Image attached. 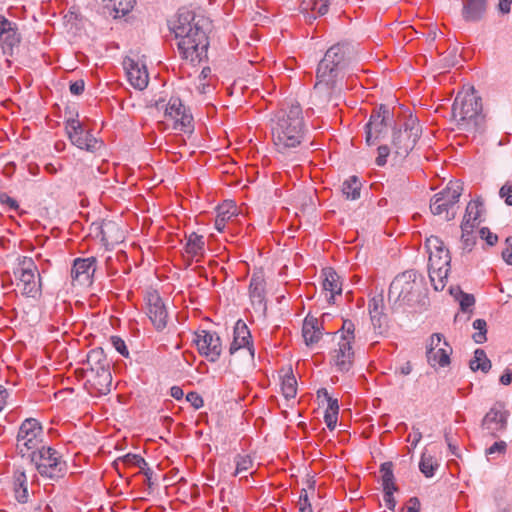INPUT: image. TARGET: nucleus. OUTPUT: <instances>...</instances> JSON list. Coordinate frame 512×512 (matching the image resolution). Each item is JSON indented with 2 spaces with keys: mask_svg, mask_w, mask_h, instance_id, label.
Returning a JSON list of instances; mask_svg holds the SVG:
<instances>
[{
  "mask_svg": "<svg viewBox=\"0 0 512 512\" xmlns=\"http://www.w3.org/2000/svg\"><path fill=\"white\" fill-rule=\"evenodd\" d=\"M85 83L83 80H77L70 84L69 90L73 95H81L84 91Z\"/></svg>",
  "mask_w": 512,
  "mask_h": 512,
  "instance_id": "bf43d9fd",
  "label": "nucleus"
},
{
  "mask_svg": "<svg viewBox=\"0 0 512 512\" xmlns=\"http://www.w3.org/2000/svg\"><path fill=\"white\" fill-rule=\"evenodd\" d=\"M323 277V290L326 292L328 300L331 301L336 295L342 293V283L339 275L332 268L324 269Z\"/></svg>",
  "mask_w": 512,
  "mask_h": 512,
  "instance_id": "a878e982",
  "label": "nucleus"
},
{
  "mask_svg": "<svg viewBox=\"0 0 512 512\" xmlns=\"http://www.w3.org/2000/svg\"><path fill=\"white\" fill-rule=\"evenodd\" d=\"M235 465L234 476L247 472L252 467L253 460L249 455H237L235 457Z\"/></svg>",
  "mask_w": 512,
  "mask_h": 512,
  "instance_id": "c03bdc74",
  "label": "nucleus"
},
{
  "mask_svg": "<svg viewBox=\"0 0 512 512\" xmlns=\"http://www.w3.org/2000/svg\"><path fill=\"white\" fill-rule=\"evenodd\" d=\"M206 18L195 16L190 11H181L172 26L180 56L190 63H199L207 57L209 40Z\"/></svg>",
  "mask_w": 512,
  "mask_h": 512,
  "instance_id": "f257e3e1",
  "label": "nucleus"
},
{
  "mask_svg": "<svg viewBox=\"0 0 512 512\" xmlns=\"http://www.w3.org/2000/svg\"><path fill=\"white\" fill-rule=\"evenodd\" d=\"M506 243L507 248L503 250L502 257L507 264L512 265V237H508Z\"/></svg>",
  "mask_w": 512,
  "mask_h": 512,
  "instance_id": "13d9d810",
  "label": "nucleus"
},
{
  "mask_svg": "<svg viewBox=\"0 0 512 512\" xmlns=\"http://www.w3.org/2000/svg\"><path fill=\"white\" fill-rule=\"evenodd\" d=\"M0 203L2 205L7 206L10 210H14V211L19 210L18 202L14 198L10 197L5 192L0 193Z\"/></svg>",
  "mask_w": 512,
  "mask_h": 512,
  "instance_id": "8fccbe9b",
  "label": "nucleus"
},
{
  "mask_svg": "<svg viewBox=\"0 0 512 512\" xmlns=\"http://www.w3.org/2000/svg\"><path fill=\"white\" fill-rule=\"evenodd\" d=\"M420 509V502L418 498L413 497L410 498L408 505L405 509H403V512H419Z\"/></svg>",
  "mask_w": 512,
  "mask_h": 512,
  "instance_id": "0e129e2a",
  "label": "nucleus"
},
{
  "mask_svg": "<svg viewBox=\"0 0 512 512\" xmlns=\"http://www.w3.org/2000/svg\"><path fill=\"white\" fill-rule=\"evenodd\" d=\"M305 131L303 111L296 102L287 103L280 108L271 121L272 142L281 153L298 147L304 139Z\"/></svg>",
  "mask_w": 512,
  "mask_h": 512,
  "instance_id": "f03ea898",
  "label": "nucleus"
},
{
  "mask_svg": "<svg viewBox=\"0 0 512 512\" xmlns=\"http://www.w3.org/2000/svg\"><path fill=\"white\" fill-rule=\"evenodd\" d=\"M487 0H465L463 16L468 21L479 20L486 10Z\"/></svg>",
  "mask_w": 512,
  "mask_h": 512,
  "instance_id": "473e14b6",
  "label": "nucleus"
},
{
  "mask_svg": "<svg viewBox=\"0 0 512 512\" xmlns=\"http://www.w3.org/2000/svg\"><path fill=\"white\" fill-rule=\"evenodd\" d=\"M437 461L433 458V456L423 453L421 456V460L419 463L420 471L426 477H432L434 475L435 470L438 468Z\"/></svg>",
  "mask_w": 512,
  "mask_h": 512,
  "instance_id": "79ce46f5",
  "label": "nucleus"
},
{
  "mask_svg": "<svg viewBox=\"0 0 512 512\" xmlns=\"http://www.w3.org/2000/svg\"><path fill=\"white\" fill-rule=\"evenodd\" d=\"M482 104L473 89L460 91L452 105V116L457 128L466 132L479 131L484 122Z\"/></svg>",
  "mask_w": 512,
  "mask_h": 512,
  "instance_id": "20e7f679",
  "label": "nucleus"
},
{
  "mask_svg": "<svg viewBox=\"0 0 512 512\" xmlns=\"http://www.w3.org/2000/svg\"><path fill=\"white\" fill-rule=\"evenodd\" d=\"M337 416L338 414L330 413L329 411L325 412V423L330 430H333L335 428L337 423Z\"/></svg>",
  "mask_w": 512,
  "mask_h": 512,
  "instance_id": "680f3d73",
  "label": "nucleus"
},
{
  "mask_svg": "<svg viewBox=\"0 0 512 512\" xmlns=\"http://www.w3.org/2000/svg\"><path fill=\"white\" fill-rule=\"evenodd\" d=\"M412 364L410 361L405 362L395 370V374L407 376L412 372Z\"/></svg>",
  "mask_w": 512,
  "mask_h": 512,
  "instance_id": "69168bd1",
  "label": "nucleus"
},
{
  "mask_svg": "<svg viewBox=\"0 0 512 512\" xmlns=\"http://www.w3.org/2000/svg\"><path fill=\"white\" fill-rule=\"evenodd\" d=\"M43 428L35 418L25 419L16 436V450L22 457H29L38 451L43 445Z\"/></svg>",
  "mask_w": 512,
  "mask_h": 512,
  "instance_id": "0eeeda50",
  "label": "nucleus"
},
{
  "mask_svg": "<svg viewBox=\"0 0 512 512\" xmlns=\"http://www.w3.org/2000/svg\"><path fill=\"white\" fill-rule=\"evenodd\" d=\"M320 393H323L324 396L327 398V401H328V409L327 411H329L330 413H335V414H338V410H339V406H338V401L337 399H333L331 398L329 395H328V392L326 389H323L321 391H318V394L320 395Z\"/></svg>",
  "mask_w": 512,
  "mask_h": 512,
  "instance_id": "5fc2aeb1",
  "label": "nucleus"
},
{
  "mask_svg": "<svg viewBox=\"0 0 512 512\" xmlns=\"http://www.w3.org/2000/svg\"><path fill=\"white\" fill-rule=\"evenodd\" d=\"M186 400L191 404L195 409H199L203 406L204 401L203 398L197 392H189L186 395Z\"/></svg>",
  "mask_w": 512,
  "mask_h": 512,
  "instance_id": "603ef678",
  "label": "nucleus"
},
{
  "mask_svg": "<svg viewBox=\"0 0 512 512\" xmlns=\"http://www.w3.org/2000/svg\"><path fill=\"white\" fill-rule=\"evenodd\" d=\"M164 116L167 121H172L174 130L184 133L194 131L193 116L178 97H171L165 106Z\"/></svg>",
  "mask_w": 512,
  "mask_h": 512,
  "instance_id": "9b49d317",
  "label": "nucleus"
},
{
  "mask_svg": "<svg viewBox=\"0 0 512 512\" xmlns=\"http://www.w3.org/2000/svg\"><path fill=\"white\" fill-rule=\"evenodd\" d=\"M469 366L472 371L481 370L487 373L491 368V362L483 349H476L473 358L470 360Z\"/></svg>",
  "mask_w": 512,
  "mask_h": 512,
  "instance_id": "e433bc0d",
  "label": "nucleus"
},
{
  "mask_svg": "<svg viewBox=\"0 0 512 512\" xmlns=\"http://www.w3.org/2000/svg\"><path fill=\"white\" fill-rule=\"evenodd\" d=\"M87 369H100L110 366V363L102 348L92 349L86 359Z\"/></svg>",
  "mask_w": 512,
  "mask_h": 512,
  "instance_id": "c9c22d12",
  "label": "nucleus"
},
{
  "mask_svg": "<svg viewBox=\"0 0 512 512\" xmlns=\"http://www.w3.org/2000/svg\"><path fill=\"white\" fill-rule=\"evenodd\" d=\"M13 490L18 502L26 503L28 501L27 476L23 470L17 469L14 471Z\"/></svg>",
  "mask_w": 512,
  "mask_h": 512,
  "instance_id": "c756f323",
  "label": "nucleus"
},
{
  "mask_svg": "<svg viewBox=\"0 0 512 512\" xmlns=\"http://www.w3.org/2000/svg\"><path fill=\"white\" fill-rule=\"evenodd\" d=\"M509 412L502 403H495L486 413L482 420V428L487 430L493 437L507 428Z\"/></svg>",
  "mask_w": 512,
  "mask_h": 512,
  "instance_id": "f3484780",
  "label": "nucleus"
},
{
  "mask_svg": "<svg viewBox=\"0 0 512 512\" xmlns=\"http://www.w3.org/2000/svg\"><path fill=\"white\" fill-rule=\"evenodd\" d=\"M29 457L42 477L56 480L64 477L67 472L66 461L57 450L50 446H42Z\"/></svg>",
  "mask_w": 512,
  "mask_h": 512,
  "instance_id": "423d86ee",
  "label": "nucleus"
},
{
  "mask_svg": "<svg viewBox=\"0 0 512 512\" xmlns=\"http://www.w3.org/2000/svg\"><path fill=\"white\" fill-rule=\"evenodd\" d=\"M442 339H443L442 334H440V333L432 334L429 339L427 351H430V353H433V350L443 347Z\"/></svg>",
  "mask_w": 512,
  "mask_h": 512,
  "instance_id": "3c124183",
  "label": "nucleus"
},
{
  "mask_svg": "<svg viewBox=\"0 0 512 512\" xmlns=\"http://www.w3.org/2000/svg\"><path fill=\"white\" fill-rule=\"evenodd\" d=\"M170 395L176 400H181L184 396V392L179 386H173L170 389Z\"/></svg>",
  "mask_w": 512,
  "mask_h": 512,
  "instance_id": "774afa93",
  "label": "nucleus"
},
{
  "mask_svg": "<svg viewBox=\"0 0 512 512\" xmlns=\"http://www.w3.org/2000/svg\"><path fill=\"white\" fill-rule=\"evenodd\" d=\"M393 492L394 491H389V490L384 491V500L389 509H394V507H395V500L393 497Z\"/></svg>",
  "mask_w": 512,
  "mask_h": 512,
  "instance_id": "338daca9",
  "label": "nucleus"
},
{
  "mask_svg": "<svg viewBox=\"0 0 512 512\" xmlns=\"http://www.w3.org/2000/svg\"><path fill=\"white\" fill-rule=\"evenodd\" d=\"M426 248L429 253V268L438 269L450 267L451 257L443 241L437 236L426 239Z\"/></svg>",
  "mask_w": 512,
  "mask_h": 512,
  "instance_id": "aec40b11",
  "label": "nucleus"
},
{
  "mask_svg": "<svg viewBox=\"0 0 512 512\" xmlns=\"http://www.w3.org/2000/svg\"><path fill=\"white\" fill-rule=\"evenodd\" d=\"M486 321L483 320V319H476L474 322H473V328L475 330H478V332L474 333L472 338L473 340L476 342V343H483L486 341V333H487V330H486Z\"/></svg>",
  "mask_w": 512,
  "mask_h": 512,
  "instance_id": "a18cd8bd",
  "label": "nucleus"
},
{
  "mask_svg": "<svg viewBox=\"0 0 512 512\" xmlns=\"http://www.w3.org/2000/svg\"><path fill=\"white\" fill-rule=\"evenodd\" d=\"M480 236L482 239H485L486 242L491 246L495 245L498 241V236L492 233L487 227H483L480 230Z\"/></svg>",
  "mask_w": 512,
  "mask_h": 512,
  "instance_id": "864d4df0",
  "label": "nucleus"
},
{
  "mask_svg": "<svg viewBox=\"0 0 512 512\" xmlns=\"http://www.w3.org/2000/svg\"><path fill=\"white\" fill-rule=\"evenodd\" d=\"M111 343L113 347L123 356V357H129V351L128 348L124 342L123 339H121L118 336H112L111 337Z\"/></svg>",
  "mask_w": 512,
  "mask_h": 512,
  "instance_id": "de8ad7c7",
  "label": "nucleus"
},
{
  "mask_svg": "<svg viewBox=\"0 0 512 512\" xmlns=\"http://www.w3.org/2000/svg\"><path fill=\"white\" fill-rule=\"evenodd\" d=\"M361 182L356 176H351L345 180L342 186V192L347 199L356 200L360 197Z\"/></svg>",
  "mask_w": 512,
  "mask_h": 512,
  "instance_id": "58836bf2",
  "label": "nucleus"
},
{
  "mask_svg": "<svg viewBox=\"0 0 512 512\" xmlns=\"http://www.w3.org/2000/svg\"><path fill=\"white\" fill-rule=\"evenodd\" d=\"M414 270H407L396 276L389 287V298L409 303L413 300L419 289Z\"/></svg>",
  "mask_w": 512,
  "mask_h": 512,
  "instance_id": "f8f14e48",
  "label": "nucleus"
},
{
  "mask_svg": "<svg viewBox=\"0 0 512 512\" xmlns=\"http://www.w3.org/2000/svg\"><path fill=\"white\" fill-rule=\"evenodd\" d=\"M193 342L201 356L210 362H216L222 353V341L216 332L198 330L194 334Z\"/></svg>",
  "mask_w": 512,
  "mask_h": 512,
  "instance_id": "4468645a",
  "label": "nucleus"
},
{
  "mask_svg": "<svg viewBox=\"0 0 512 512\" xmlns=\"http://www.w3.org/2000/svg\"><path fill=\"white\" fill-rule=\"evenodd\" d=\"M146 314L157 330H163L167 325L168 312L157 291H149L145 297Z\"/></svg>",
  "mask_w": 512,
  "mask_h": 512,
  "instance_id": "2eb2a0df",
  "label": "nucleus"
},
{
  "mask_svg": "<svg viewBox=\"0 0 512 512\" xmlns=\"http://www.w3.org/2000/svg\"><path fill=\"white\" fill-rule=\"evenodd\" d=\"M66 131L72 144L80 149L93 152L99 146L97 139L91 133L85 131L78 120H68Z\"/></svg>",
  "mask_w": 512,
  "mask_h": 512,
  "instance_id": "dca6fc26",
  "label": "nucleus"
},
{
  "mask_svg": "<svg viewBox=\"0 0 512 512\" xmlns=\"http://www.w3.org/2000/svg\"><path fill=\"white\" fill-rule=\"evenodd\" d=\"M281 390L284 397L289 400L296 397L297 394V380L292 373L286 374L281 383Z\"/></svg>",
  "mask_w": 512,
  "mask_h": 512,
  "instance_id": "ea45409f",
  "label": "nucleus"
},
{
  "mask_svg": "<svg viewBox=\"0 0 512 512\" xmlns=\"http://www.w3.org/2000/svg\"><path fill=\"white\" fill-rule=\"evenodd\" d=\"M246 348L251 357L254 356V348L251 341V334L247 325L239 320L234 328V338L230 345L229 352L234 354L240 349Z\"/></svg>",
  "mask_w": 512,
  "mask_h": 512,
  "instance_id": "b1692460",
  "label": "nucleus"
},
{
  "mask_svg": "<svg viewBox=\"0 0 512 512\" xmlns=\"http://www.w3.org/2000/svg\"><path fill=\"white\" fill-rule=\"evenodd\" d=\"M249 298L256 311L261 313L266 312V280L262 271H256L251 276Z\"/></svg>",
  "mask_w": 512,
  "mask_h": 512,
  "instance_id": "4be33fe9",
  "label": "nucleus"
},
{
  "mask_svg": "<svg viewBox=\"0 0 512 512\" xmlns=\"http://www.w3.org/2000/svg\"><path fill=\"white\" fill-rule=\"evenodd\" d=\"M123 238L122 232L120 231L117 224L113 221L104 222L101 226V239L106 244L119 243Z\"/></svg>",
  "mask_w": 512,
  "mask_h": 512,
  "instance_id": "f704fd0d",
  "label": "nucleus"
},
{
  "mask_svg": "<svg viewBox=\"0 0 512 512\" xmlns=\"http://www.w3.org/2000/svg\"><path fill=\"white\" fill-rule=\"evenodd\" d=\"M391 124L392 116L387 106L381 105L377 109H374L368 123L365 125V140L367 145H375L383 139Z\"/></svg>",
  "mask_w": 512,
  "mask_h": 512,
  "instance_id": "9d476101",
  "label": "nucleus"
},
{
  "mask_svg": "<svg viewBox=\"0 0 512 512\" xmlns=\"http://www.w3.org/2000/svg\"><path fill=\"white\" fill-rule=\"evenodd\" d=\"M422 438V433L419 429L413 428V431L408 435L407 441L411 443L413 447H416Z\"/></svg>",
  "mask_w": 512,
  "mask_h": 512,
  "instance_id": "052dcab7",
  "label": "nucleus"
},
{
  "mask_svg": "<svg viewBox=\"0 0 512 512\" xmlns=\"http://www.w3.org/2000/svg\"><path fill=\"white\" fill-rule=\"evenodd\" d=\"M87 381L91 387L99 394H106L110 391L112 384V375L110 366L100 369H87Z\"/></svg>",
  "mask_w": 512,
  "mask_h": 512,
  "instance_id": "5701e85b",
  "label": "nucleus"
},
{
  "mask_svg": "<svg viewBox=\"0 0 512 512\" xmlns=\"http://www.w3.org/2000/svg\"><path fill=\"white\" fill-rule=\"evenodd\" d=\"M36 273H38V269L34 261L24 257L15 271L18 279L17 286L21 289L22 294L35 297L40 293V283L35 279Z\"/></svg>",
  "mask_w": 512,
  "mask_h": 512,
  "instance_id": "ddd939ff",
  "label": "nucleus"
},
{
  "mask_svg": "<svg viewBox=\"0 0 512 512\" xmlns=\"http://www.w3.org/2000/svg\"><path fill=\"white\" fill-rule=\"evenodd\" d=\"M378 156L376 157V164L380 167L387 163V157L390 154V149L387 145H381L377 148Z\"/></svg>",
  "mask_w": 512,
  "mask_h": 512,
  "instance_id": "09e8293b",
  "label": "nucleus"
},
{
  "mask_svg": "<svg viewBox=\"0 0 512 512\" xmlns=\"http://www.w3.org/2000/svg\"><path fill=\"white\" fill-rule=\"evenodd\" d=\"M460 295L459 303L462 311H468L475 303V298L472 294L462 292L459 288L457 289Z\"/></svg>",
  "mask_w": 512,
  "mask_h": 512,
  "instance_id": "49530a36",
  "label": "nucleus"
},
{
  "mask_svg": "<svg viewBox=\"0 0 512 512\" xmlns=\"http://www.w3.org/2000/svg\"><path fill=\"white\" fill-rule=\"evenodd\" d=\"M353 54V48L345 43H337L326 51L316 71L315 98L323 97L326 102L331 99L343 71L353 59Z\"/></svg>",
  "mask_w": 512,
  "mask_h": 512,
  "instance_id": "7ed1b4c3",
  "label": "nucleus"
},
{
  "mask_svg": "<svg viewBox=\"0 0 512 512\" xmlns=\"http://www.w3.org/2000/svg\"><path fill=\"white\" fill-rule=\"evenodd\" d=\"M96 263L95 257L76 258L70 272L73 284L90 285L96 271Z\"/></svg>",
  "mask_w": 512,
  "mask_h": 512,
  "instance_id": "412c9836",
  "label": "nucleus"
},
{
  "mask_svg": "<svg viewBox=\"0 0 512 512\" xmlns=\"http://www.w3.org/2000/svg\"><path fill=\"white\" fill-rule=\"evenodd\" d=\"M205 250V241L202 235L195 232L190 233L187 236V242L185 245V252L192 258L202 257ZM196 261H199L197 259Z\"/></svg>",
  "mask_w": 512,
  "mask_h": 512,
  "instance_id": "72a5a7b5",
  "label": "nucleus"
},
{
  "mask_svg": "<svg viewBox=\"0 0 512 512\" xmlns=\"http://www.w3.org/2000/svg\"><path fill=\"white\" fill-rule=\"evenodd\" d=\"M499 196L505 200V203L512 206V185H504L499 190Z\"/></svg>",
  "mask_w": 512,
  "mask_h": 512,
  "instance_id": "6e6d98bb",
  "label": "nucleus"
},
{
  "mask_svg": "<svg viewBox=\"0 0 512 512\" xmlns=\"http://www.w3.org/2000/svg\"><path fill=\"white\" fill-rule=\"evenodd\" d=\"M329 0H303L301 7L303 10H311L318 15H324L328 11Z\"/></svg>",
  "mask_w": 512,
  "mask_h": 512,
  "instance_id": "a19ab883",
  "label": "nucleus"
},
{
  "mask_svg": "<svg viewBox=\"0 0 512 512\" xmlns=\"http://www.w3.org/2000/svg\"><path fill=\"white\" fill-rule=\"evenodd\" d=\"M237 216V207L232 203H225L218 207L217 216L215 219V228L219 232H223L226 223L233 220Z\"/></svg>",
  "mask_w": 512,
  "mask_h": 512,
  "instance_id": "2f4dec72",
  "label": "nucleus"
},
{
  "mask_svg": "<svg viewBox=\"0 0 512 512\" xmlns=\"http://www.w3.org/2000/svg\"><path fill=\"white\" fill-rule=\"evenodd\" d=\"M483 212V205L479 201H470L466 207L465 215L461 224V230L464 231V237L472 232V226L469 225V219L479 222Z\"/></svg>",
  "mask_w": 512,
  "mask_h": 512,
  "instance_id": "7c9ffc66",
  "label": "nucleus"
},
{
  "mask_svg": "<svg viewBox=\"0 0 512 512\" xmlns=\"http://www.w3.org/2000/svg\"><path fill=\"white\" fill-rule=\"evenodd\" d=\"M355 324L351 320H343L342 327L333 337L334 348L330 351V363L341 373L349 372L354 364Z\"/></svg>",
  "mask_w": 512,
  "mask_h": 512,
  "instance_id": "39448f33",
  "label": "nucleus"
},
{
  "mask_svg": "<svg viewBox=\"0 0 512 512\" xmlns=\"http://www.w3.org/2000/svg\"><path fill=\"white\" fill-rule=\"evenodd\" d=\"M103 8L114 18L125 16L134 7L135 0H100Z\"/></svg>",
  "mask_w": 512,
  "mask_h": 512,
  "instance_id": "cd10ccee",
  "label": "nucleus"
},
{
  "mask_svg": "<svg viewBox=\"0 0 512 512\" xmlns=\"http://www.w3.org/2000/svg\"><path fill=\"white\" fill-rule=\"evenodd\" d=\"M383 310L384 300L382 295L374 296L369 300L368 311L370 314L371 322L375 328L379 329L380 333L383 332L387 323V317L383 313Z\"/></svg>",
  "mask_w": 512,
  "mask_h": 512,
  "instance_id": "393cba45",
  "label": "nucleus"
},
{
  "mask_svg": "<svg viewBox=\"0 0 512 512\" xmlns=\"http://www.w3.org/2000/svg\"><path fill=\"white\" fill-rule=\"evenodd\" d=\"M421 135V127L416 118L410 117L405 123L404 128L394 131L393 148L394 153L405 158L415 147Z\"/></svg>",
  "mask_w": 512,
  "mask_h": 512,
  "instance_id": "1a4fd4ad",
  "label": "nucleus"
},
{
  "mask_svg": "<svg viewBox=\"0 0 512 512\" xmlns=\"http://www.w3.org/2000/svg\"><path fill=\"white\" fill-rule=\"evenodd\" d=\"M462 185L459 182H449L447 187L436 193L431 199L430 210L434 215L445 214L446 220L455 217V205L459 201L462 193Z\"/></svg>",
  "mask_w": 512,
  "mask_h": 512,
  "instance_id": "6e6552de",
  "label": "nucleus"
},
{
  "mask_svg": "<svg viewBox=\"0 0 512 512\" xmlns=\"http://www.w3.org/2000/svg\"><path fill=\"white\" fill-rule=\"evenodd\" d=\"M310 506H311V503L308 498V493L305 489H302L300 492V495H299L298 509L300 510L302 508L310 507Z\"/></svg>",
  "mask_w": 512,
  "mask_h": 512,
  "instance_id": "e2e57ef3",
  "label": "nucleus"
},
{
  "mask_svg": "<svg viewBox=\"0 0 512 512\" xmlns=\"http://www.w3.org/2000/svg\"><path fill=\"white\" fill-rule=\"evenodd\" d=\"M20 41L17 24L0 14V54L12 55Z\"/></svg>",
  "mask_w": 512,
  "mask_h": 512,
  "instance_id": "a211bd4d",
  "label": "nucleus"
},
{
  "mask_svg": "<svg viewBox=\"0 0 512 512\" xmlns=\"http://www.w3.org/2000/svg\"><path fill=\"white\" fill-rule=\"evenodd\" d=\"M391 463H383L381 465L382 485L384 491H396L397 487L394 483V475L391 469Z\"/></svg>",
  "mask_w": 512,
  "mask_h": 512,
  "instance_id": "37998d69",
  "label": "nucleus"
},
{
  "mask_svg": "<svg viewBox=\"0 0 512 512\" xmlns=\"http://www.w3.org/2000/svg\"><path fill=\"white\" fill-rule=\"evenodd\" d=\"M451 352L452 348L446 341H443V347L433 350V353L427 351V361L432 367H435L436 365L446 367L450 364Z\"/></svg>",
  "mask_w": 512,
  "mask_h": 512,
  "instance_id": "c85d7f7f",
  "label": "nucleus"
},
{
  "mask_svg": "<svg viewBox=\"0 0 512 512\" xmlns=\"http://www.w3.org/2000/svg\"><path fill=\"white\" fill-rule=\"evenodd\" d=\"M506 449H507L506 442L498 441V442H495L492 446H490L486 450V453L487 454H494V453L504 454L506 452Z\"/></svg>",
  "mask_w": 512,
  "mask_h": 512,
  "instance_id": "4d7b16f0",
  "label": "nucleus"
},
{
  "mask_svg": "<svg viewBox=\"0 0 512 512\" xmlns=\"http://www.w3.org/2000/svg\"><path fill=\"white\" fill-rule=\"evenodd\" d=\"M450 267L431 269L429 268V278L436 291H442L446 286V279Z\"/></svg>",
  "mask_w": 512,
  "mask_h": 512,
  "instance_id": "4c0bfd02",
  "label": "nucleus"
},
{
  "mask_svg": "<svg viewBox=\"0 0 512 512\" xmlns=\"http://www.w3.org/2000/svg\"><path fill=\"white\" fill-rule=\"evenodd\" d=\"M123 67L126 71V76L135 89L144 90L149 83V74L146 65L139 59L125 57L123 60Z\"/></svg>",
  "mask_w": 512,
  "mask_h": 512,
  "instance_id": "6ab92c4d",
  "label": "nucleus"
},
{
  "mask_svg": "<svg viewBox=\"0 0 512 512\" xmlns=\"http://www.w3.org/2000/svg\"><path fill=\"white\" fill-rule=\"evenodd\" d=\"M302 335L306 345L318 343L322 337V326L315 317H306L302 327Z\"/></svg>",
  "mask_w": 512,
  "mask_h": 512,
  "instance_id": "bb28decb",
  "label": "nucleus"
}]
</instances>
